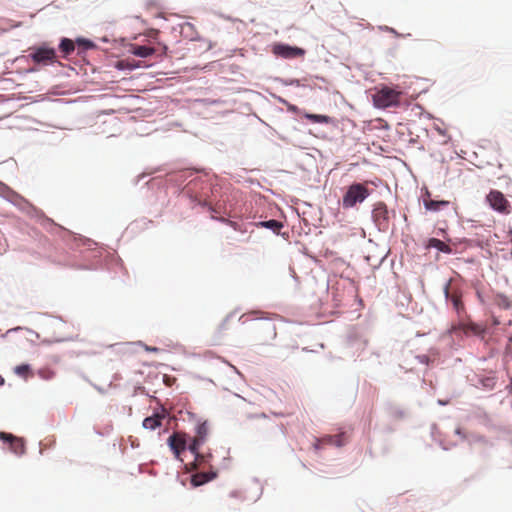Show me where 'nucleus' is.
Listing matches in <instances>:
<instances>
[{
    "instance_id": "obj_13",
    "label": "nucleus",
    "mask_w": 512,
    "mask_h": 512,
    "mask_svg": "<svg viewBox=\"0 0 512 512\" xmlns=\"http://www.w3.org/2000/svg\"><path fill=\"white\" fill-rule=\"evenodd\" d=\"M423 204L427 210L436 212L441 210L443 207H447L449 205V201L433 200L430 198V193L427 191L426 196L423 198Z\"/></svg>"
},
{
    "instance_id": "obj_17",
    "label": "nucleus",
    "mask_w": 512,
    "mask_h": 512,
    "mask_svg": "<svg viewBox=\"0 0 512 512\" xmlns=\"http://www.w3.org/2000/svg\"><path fill=\"white\" fill-rule=\"evenodd\" d=\"M494 304L501 309H510L512 307V301L509 297L504 294H496L494 296Z\"/></svg>"
},
{
    "instance_id": "obj_29",
    "label": "nucleus",
    "mask_w": 512,
    "mask_h": 512,
    "mask_svg": "<svg viewBox=\"0 0 512 512\" xmlns=\"http://www.w3.org/2000/svg\"><path fill=\"white\" fill-rule=\"evenodd\" d=\"M439 403H440L441 405H445V404H447L446 402H443V401H439Z\"/></svg>"
},
{
    "instance_id": "obj_10",
    "label": "nucleus",
    "mask_w": 512,
    "mask_h": 512,
    "mask_svg": "<svg viewBox=\"0 0 512 512\" xmlns=\"http://www.w3.org/2000/svg\"><path fill=\"white\" fill-rule=\"evenodd\" d=\"M168 445L173 451L175 458L182 461L180 455L186 450L187 441L185 434L175 432L168 438Z\"/></svg>"
},
{
    "instance_id": "obj_4",
    "label": "nucleus",
    "mask_w": 512,
    "mask_h": 512,
    "mask_svg": "<svg viewBox=\"0 0 512 512\" xmlns=\"http://www.w3.org/2000/svg\"><path fill=\"white\" fill-rule=\"evenodd\" d=\"M208 432H209V428H208L207 422L198 424L196 427V435L188 447L190 452L195 457V468L198 465H200L205 459V456L200 454L199 448L206 441Z\"/></svg>"
},
{
    "instance_id": "obj_1",
    "label": "nucleus",
    "mask_w": 512,
    "mask_h": 512,
    "mask_svg": "<svg viewBox=\"0 0 512 512\" xmlns=\"http://www.w3.org/2000/svg\"><path fill=\"white\" fill-rule=\"evenodd\" d=\"M369 195L370 191L364 184L353 183L343 195L342 207L344 209L353 208L356 204L364 202Z\"/></svg>"
},
{
    "instance_id": "obj_5",
    "label": "nucleus",
    "mask_w": 512,
    "mask_h": 512,
    "mask_svg": "<svg viewBox=\"0 0 512 512\" xmlns=\"http://www.w3.org/2000/svg\"><path fill=\"white\" fill-rule=\"evenodd\" d=\"M444 295L447 300H450L452 303V306L457 313L458 317L461 318L463 315L466 314V308L462 301L463 292L460 287L457 285H454L452 283V280L447 282L444 286Z\"/></svg>"
},
{
    "instance_id": "obj_27",
    "label": "nucleus",
    "mask_w": 512,
    "mask_h": 512,
    "mask_svg": "<svg viewBox=\"0 0 512 512\" xmlns=\"http://www.w3.org/2000/svg\"><path fill=\"white\" fill-rule=\"evenodd\" d=\"M145 349H146L147 351H152V352H156V351H158V348H156V347H148V346H146V347H145Z\"/></svg>"
},
{
    "instance_id": "obj_30",
    "label": "nucleus",
    "mask_w": 512,
    "mask_h": 512,
    "mask_svg": "<svg viewBox=\"0 0 512 512\" xmlns=\"http://www.w3.org/2000/svg\"><path fill=\"white\" fill-rule=\"evenodd\" d=\"M509 340H510V342L512 343V336L510 337V339H509Z\"/></svg>"
},
{
    "instance_id": "obj_23",
    "label": "nucleus",
    "mask_w": 512,
    "mask_h": 512,
    "mask_svg": "<svg viewBox=\"0 0 512 512\" xmlns=\"http://www.w3.org/2000/svg\"><path fill=\"white\" fill-rule=\"evenodd\" d=\"M416 359L420 363L425 364V365H429L430 363L434 362V359H432L429 355H426V354L418 355V356H416Z\"/></svg>"
},
{
    "instance_id": "obj_2",
    "label": "nucleus",
    "mask_w": 512,
    "mask_h": 512,
    "mask_svg": "<svg viewBox=\"0 0 512 512\" xmlns=\"http://www.w3.org/2000/svg\"><path fill=\"white\" fill-rule=\"evenodd\" d=\"M402 93L390 87H382L373 94V103L377 108L385 109L400 104Z\"/></svg>"
},
{
    "instance_id": "obj_16",
    "label": "nucleus",
    "mask_w": 512,
    "mask_h": 512,
    "mask_svg": "<svg viewBox=\"0 0 512 512\" xmlns=\"http://www.w3.org/2000/svg\"><path fill=\"white\" fill-rule=\"evenodd\" d=\"M155 49L148 46L134 45L131 48V53L135 56L146 58L154 54Z\"/></svg>"
},
{
    "instance_id": "obj_21",
    "label": "nucleus",
    "mask_w": 512,
    "mask_h": 512,
    "mask_svg": "<svg viewBox=\"0 0 512 512\" xmlns=\"http://www.w3.org/2000/svg\"><path fill=\"white\" fill-rule=\"evenodd\" d=\"M429 246L437 248L438 250H440L442 252H450V247L447 244H445L443 241L436 239V238H431L429 240Z\"/></svg>"
},
{
    "instance_id": "obj_28",
    "label": "nucleus",
    "mask_w": 512,
    "mask_h": 512,
    "mask_svg": "<svg viewBox=\"0 0 512 512\" xmlns=\"http://www.w3.org/2000/svg\"><path fill=\"white\" fill-rule=\"evenodd\" d=\"M4 384V378L2 376H0V386H2Z\"/></svg>"
},
{
    "instance_id": "obj_11",
    "label": "nucleus",
    "mask_w": 512,
    "mask_h": 512,
    "mask_svg": "<svg viewBox=\"0 0 512 512\" xmlns=\"http://www.w3.org/2000/svg\"><path fill=\"white\" fill-rule=\"evenodd\" d=\"M273 53L283 58L302 57L305 51L302 48L292 47L285 44H276L273 47Z\"/></svg>"
},
{
    "instance_id": "obj_6",
    "label": "nucleus",
    "mask_w": 512,
    "mask_h": 512,
    "mask_svg": "<svg viewBox=\"0 0 512 512\" xmlns=\"http://www.w3.org/2000/svg\"><path fill=\"white\" fill-rule=\"evenodd\" d=\"M373 221L381 231H386L389 227V211L384 202H377L372 211Z\"/></svg>"
},
{
    "instance_id": "obj_15",
    "label": "nucleus",
    "mask_w": 512,
    "mask_h": 512,
    "mask_svg": "<svg viewBox=\"0 0 512 512\" xmlns=\"http://www.w3.org/2000/svg\"><path fill=\"white\" fill-rule=\"evenodd\" d=\"M214 477H215L214 473H212V474L196 473V474L192 475L191 483L195 487L201 486V485L207 483L208 481L212 480Z\"/></svg>"
},
{
    "instance_id": "obj_20",
    "label": "nucleus",
    "mask_w": 512,
    "mask_h": 512,
    "mask_svg": "<svg viewBox=\"0 0 512 512\" xmlns=\"http://www.w3.org/2000/svg\"><path fill=\"white\" fill-rule=\"evenodd\" d=\"M261 227H265L273 230L275 233H279L280 229L283 227V224L277 220L271 219L268 221H262L258 224Z\"/></svg>"
},
{
    "instance_id": "obj_3",
    "label": "nucleus",
    "mask_w": 512,
    "mask_h": 512,
    "mask_svg": "<svg viewBox=\"0 0 512 512\" xmlns=\"http://www.w3.org/2000/svg\"><path fill=\"white\" fill-rule=\"evenodd\" d=\"M28 57L37 65L47 66L57 61L56 50L46 43L29 48Z\"/></svg>"
},
{
    "instance_id": "obj_25",
    "label": "nucleus",
    "mask_w": 512,
    "mask_h": 512,
    "mask_svg": "<svg viewBox=\"0 0 512 512\" xmlns=\"http://www.w3.org/2000/svg\"><path fill=\"white\" fill-rule=\"evenodd\" d=\"M495 384H496L495 378H492V377H490V378H486V379L483 381V386H484V387H488V388H490V389L494 388Z\"/></svg>"
},
{
    "instance_id": "obj_19",
    "label": "nucleus",
    "mask_w": 512,
    "mask_h": 512,
    "mask_svg": "<svg viewBox=\"0 0 512 512\" xmlns=\"http://www.w3.org/2000/svg\"><path fill=\"white\" fill-rule=\"evenodd\" d=\"M305 118L313 123H323V124L331 123V118L327 115L307 113V114H305Z\"/></svg>"
},
{
    "instance_id": "obj_8",
    "label": "nucleus",
    "mask_w": 512,
    "mask_h": 512,
    "mask_svg": "<svg viewBox=\"0 0 512 512\" xmlns=\"http://www.w3.org/2000/svg\"><path fill=\"white\" fill-rule=\"evenodd\" d=\"M458 331L463 332L465 335H474L483 338L486 328L474 322H460L451 328V332L453 333H457Z\"/></svg>"
},
{
    "instance_id": "obj_12",
    "label": "nucleus",
    "mask_w": 512,
    "mask_h": 512,
    "mask_svg": "<svg viewBox=\"0 0 512 512\" xmlns=\"http://www.w3.org/2000/svg\"><path fill=\"white\" fill-rule=\"evenodd\" d=\"M166 417L165 410L160 413H154L152 416L143 420V427L149 430H155L161 426L162 420Z\"/></svg>"
},
{
    "instance_id": "obj_22",
    "label": "nucleus",
    "mask_w": 512,
    "mask_h": 512,
    "mask_svg": "<svg viewBox=\"0 0 512 512\" xmlns=\"http://www.w3.org/2000/svg\"><path fill=\"white\" fill-rule=\"evenodd\" d=\"M29 370H30V367L26 364L18 365L14 369L15 373L20 376H26V374L29 372Z\"/></svg>"
},
{
    "instance_id": "obj_24",
    "label": "nucleus",
    "mask_w": 512,
    "mask_h": 512,
    "mask_svg": "<svg viewBox=\"0 0 512 512\" xmlns=\"http://www.w3.org/2000/svg\"><path fill=\"white\" fill-rule=\"evenodd\" d=\"M77 43L80 46H83L85 49H90V48L94 47L93 42L88 39L79 38V39H77Z\"/></svg>"
},
{
    "instance_id": "obj_26",
    "label": "nucleus",
    "mask_w": 512,
    "mask_h": 512,
    "mask_svg": "<svg viewBox=\"0 0 512 512\" xmlns=\"http://www.w3.org/2000/svg\"><path fill=\"white\" fill-rule=\"evenodd\" d=\"M490 321H491V326H498L501 324V321L495 315L491 316Z\"/></svg>"
},
{
    "instance_id": "obj_9",
    "label": "nucleus",
    "mask_w": 512,
    "mask_h": 512,
    "mask_svg": "<svg viewBox=\"0 0 512 512\" xmlns=\"http://www.w3.org/2000/svg\"><path fill=\"white\" fill-rule=\"evenodd\" d=\"M0 439L4 443L9 444V449L16 455H23L25 453L26 447L25 442L22 438L14 436L13 434L0 432Z\"/></svg>"
},
{
    "instance_id": "obj_18",
    "label": "nucleus",
    "mask_w": 512,
    "mask_h": 512,
    "mask_svg": "<svg viewBox=\"0 0 512 512\" xmlns=\"http://www.w3.org/2000/svg\"><path fill=\"white\" fill-rule=\"evenodd\" d=\"M59 49L64 56H68L75 50L74 42L71 39L63 38L60 42Z\"/></svg>"
},
{
    "instance_id": "obj_14",
    "label": "nucleus",
    "mask_w": 512,
    "mask_h": 512,
    "mask_svg": "<svg viewBox=\"0 0 512 512\" xmlns=\"http://www.w3.org/2000/svg\"><path fill=\"white\" fill-rule=\"evenodd\" d=\"M320 442L325 445H333L337 447H341L346 443V438L344 434L337 435H329L323 437Z\"/></svg>"
},
{
    "instance_id": "obj_7",
    "label": "nucleus",
    "mask_w": 512,
    "mask_h": 512,
    "mask_svg": "<svg viewBox=\"0 0 512 512\" xmlns=\"http://www.w3.org/2000/svg\"><path fill=\"white\" fill-rule=\"evenodd\" d=\"M486 199L492 209L501 213L508 212L509 202L502 192L491 190Z\"/></svg>"
}]
</instances>
